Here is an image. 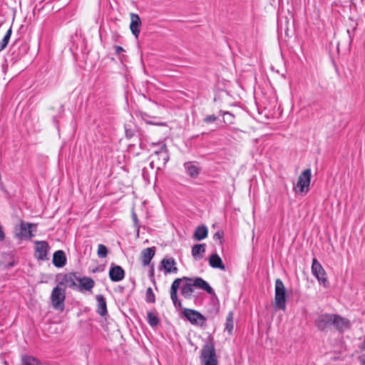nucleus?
Masks as SVG:
<instances>
[{
	"mask_svg": "<svg viewBox=\"0 0 365 365\" xmlns=\"http://www.w3.org/2000/svg\"><path fill=\"white\" fill-rule=\"evenodd\" d=\"M132 218L134 222V224L136 225L138 222V220L137 215L135 214V212H132Z\"/></svg>",
	"mask_w": 365,
	"mask_h": 365,
	"instance_id": "37",
	"label": "nucleus"
},
{
	"mask_svg": "<svg viewBox=\"0 0 365 365\" xmlns=\"http://www.w3.org/2000/svg\"><path fill=\"white\" fill-rule=\"evenodd\" d=\"M36 225L21 222L19 225V232L16 233L17 237L19 239H31L34 237L32 228H36Z\"/></svg>",
	"mask_w": 365,
	"mask_h": 365,
	"instance_id": "14",
	"label": "nucleus"
},
{
	"mask_svg": "<svg viewBox=\"0 0 365 365\" xmlns=\"http://www.w3.org/2000/svg\"><path fill=\"white\" fill-rule=\"evenodd\" d=\"M61 280L58 284L61 287H69L73 289H77L78 285L79 277L76 272H68L60 275Z\"/></svg>",
	"mask_w": 365,
	"mask_h": 365,
	"instance_id": "7",
	"label": "nucleus"
},
{
	"mask_svg": "<svg viewBox=\"0 0 365 365\" xmlns=\"http://www.w3.org/2000/svg\"><path fill=\"white\" fill-rule=\"evenodd\" d=\"M208 230L206 226L201 225L196 227L192 238L195 240L200 241L207 237Z\"/></svg>",
	"mask_w": 365,
	"mask_h": 365,
	"instance_id": "25",
	"label": "nucleus"
},
{
	"mask_svg": "<svg viewBox=\"0 0 365 365\" xmlns=\"http://www.w3.org/2000/svg\"><path fill=\"white\" fill-rule=\"evenodd\" d=\"M312 171L310 168L304 170L299 176L297 187L301 193H307L309 190Z\"/></svg>",
	"mask_w": 365,
	"mask_h": 365,
	"instance_id": "9",
	"label": "nucleus"
},
{
	"mask_svg": "<svg viewBox=\"0 0 365 365\" xmlns=\"http://www.w3.org/2000/svg\"><path fill=\"white\" fill-rule=\"evenodd\" d=\"M159 269H163L165 274L170 273H178V268L177 267V263L173 257H165L163 258L159 266Z\"/></svg>",
	"mask_w": 365,
	"mask_h": 365,
	"instance_id": "13",
	"label": "nucleus"
},
{
	"mask_svg": "<svg viewBox=\"0 0 365 365\" xmlns=\"http://www.w3.org/2000/svg\"><path fill=\"white\" fill-rule=\"evenodd\" d=\"M182 314L192 324L202 327L205 324L206 318L196 310L184 308Z\"/></svg>",
	"mask_w": 365,
	"mask_h": 365,
	"instance_id": "8",
	"label": "nucleus"
},
{
	"mask_svg": "<svg viewBox=\"0 0 365 365\" xmlns=\"http://www.w3.org/2000/svg\"><path fill=\"white\" fill-rule=\"evenodd\" d=\"M287 295L286 288L280 279L275 280L274 287V308L284 310L286 309Z\"/></svg>",
	"mask_w": 365,
	"mask_h": 365,
	"instance_id": "3",
	"label": "nucleus"
},
{
	"mask_svg": "<svg viewBox=\"0 0 365 365\" xmlns=\"http://www.w3.org/2000/svg\"><path fill=\"white\" fill-rule=\"evenodd\" d=\"M11 33H12V30H11V27L7 31V32L6 33L4 37L3 38L1 41L0 42V51L4 50L6 47V46H7L9 41Z\"/></svg>",
	"mask_w": 365,
	"mask_h": 365,
	"instance_id": "29",
	"label": "nucleus"
},
{
	"mask_svg": "<svg viewBox=\"0 0 365 365\" xmlns=\"http://www.w3.org/2000/svg\"><path fill=\"white\" fill-rule=\"evenodd\" d=\"M98 256L100 258H105L108 255V249L107 247L102 244H99L98 246V251H97Z\"/></svg>",
	"mask_w": 365,
	"mask_h": 365,
	"instance_id": "32",
	"label": "nucleus"
},
{
	"mask_svg": "<svg viewBox=\"0 0 365 365\" xmlns=\"http://www.w3.org/2000/svg\"><path fill=\"white\" fill-rule=\"evenodd\" d=\"M124 51V49L120 46H115V54L120 55L121 52Z\"/></svg>",
	"mask_w": 365,
	"mask_h": 365,
	"instance_id": "35",
	"label": "nucleus"
},
{
	"mask_svg": "<svg viewBox=\"0 0 365 365\" xmlns=\"http://www.w3.org/2000/svg\"><path fill=\"white\" fill-rule=\"evenodd\" d=\"M359 360L361 363V365H365V354H363L359 357Z\"/></svg>",
	"mask_w": 365,
	"mask_h": 365,
	"instance_id": "38",
	"label": "nucleus"
},
{
	"mask_svg": "<svg viewBox=\"0 0 365 365\" xmlns=\"http://www.w3.org/2000/svg\"><path fill=\"white\" fill-rule=\"evenodd\" d=\"M51 302L54 309L63 311L66 299L65 287H61L58 284L55 287L51 294Z\"/></svg>",
	"mask_w": 365,
	"mask_h": 365,
	"instance_id": "4",
	"label": "nucleus"
},
{
	"mask_svg": "<svg viewBox=\"0 0 365 365\" xmlns=\"http://www.w3.org/2000/svg\"><path fill=\"white\" fill-rule=\"evenodd\" d=\"M332 328L335 329L339 333H344L351 328V322L339 314H334L333 317Z\"/></svg>",
	"mask_w": 365,
	"mask_h": 365,
	"instance_id": "12",
	"label": "nucleus"
},
{
	"mask_svg": "<svg viewBox=\"0 0 365 365\" xmlns=\"http://www.w3.org/2000/svg\"><path fill=\"white\" fill-rule=\"evenodd\" d=\"M150 158H152L151 165L157 163L159 166H165L170 158L166 145L160 144L159 149L154 150Z\"/></svg>",
	"mask_w": 365,
	"mask_h": 365,
	"instance_id": "5",
	"label": "nucleus"
},
{
	"mask_svg": "<svg viewBox=\"0 0 365 365\" xmlns=\"http://www.w3.org/2000/svg\"><path fill=\"white\" fill-rule=\"evenodd\" d=\"M133 135V133L131 130H128L125 128V136L128 138H132Z\"/></svg>",
	"mask_w": 365,
	"mask_h": 365,
	"instance_id": "36",
	"label": "nucleus"
},
{
	"mask_svg": "<svg viewBox=\"0 0 365 365\" xmlns=\"http://www.w3.org/2000/svg\"><path fill=\"white\" fill-rule=\"evenodd\" d=\"M4 239V234L2 231L1 226L0 225V241L3 240Z\"/></svg>",
	"mask_w": 365,
	"mask_h": 365,
	"instance_id": "40",
	"label": "nucleus"
},
{
	"mask_svg": "<svg viewBox=\"0 0 365 365\" xmlns=\"http://www.w3.org/2000/svg\"><path fill=\"white\" fill-rule=\"evenodd\" d=\"M182 279H175L171 284L170 287V298L175 308H181L182 303L178 298V290L180 287Z\"/></svg>",
	"mask_w": 365,
	"mask_h": 365,
	"instance_id": "15",
	"label": "nucleus"
},
{
	"mask_svg": "<svg viewBox=\"0 0 365 365\" xmlns=\"http://www.w3.org/2000/svg\"><path fill=\"white\" fill-rule=\"evenodd\" d=\"M109 277L112 282H120L125 277V271L120 266L112 263L109 270Z\"/></svg>",
	"mask_w": 365,
	"mask_h": 365,
	"instance_id": "16",
	"label": "nucleus"
},
{
	"mask_svg": "<svg viewBox=\"0 0 365 365\" xmlns=\"http://www.w3.org/2000/svg\"><path fill=\"white\" fill-rule=\"evenodd\" d=\"M21 365H40V364L34 357L25 356L22 358Z\"/></svg>",
	"mask_w": 365,
	"mask_h": 365,
	"instance_id": "30",
	"label": "nucleus"
},
{
	"mask_svg": "<svg viewBox=\"0 0 365 365\" xmlns=\"http://www.w3.org/2000/svg\"><path fill=\"white\" fill-rule=\"evenodd\" d=\"M53 264L56 267H63L66 264V257L63 250H58L53 253Z\"/></svg>",
	"mask_w": 365,
	"mask_h": 365,
	"instance_id": "21",
	"label": "nucleus"
},
{
	"mask_svg": "<svg viewBox=\"0 0 365 365\" xmlns=\"http://www.w3.org/2000/svg\"><path fill=\"white\" fill-rule=\"evenodd\" d=\"M99 271H101V270H100V269H99L98 267H96L95 269H93L92 270V272H93V273L97 272H99Z\"/></svg>",
	"mask_w": 365,
	"mask_h": 365,
	"instance_id": "41",
	"label": "nucleus"
},
{
	"mask_svg": "<svg viewBox=\"0 0 365 365\" xmlns=\"http://www.w3.org/2000/svg\"><path fill=\"white\" fill-rule=\"evenodd\" d=\"M209 264L213 268L225 270V266L223 264L222 259L217 254H213L210 257Z\"/></svg>",
	"mask_w": 365,
	"mask_h": 365,
	"instance_id": "24",
	"label": "nucleus"
},
{
	"mask_svg": "<svg viewBox=\"0 0 365 365\" xmlns=\"http://www.w3.org/2000/svg\"><path fill=\"white\" fill-rule=\"evenodd\" d=\"M184 168L186 173L192 178H196L200 174V168L195 165L192 162L185 163Z\"/></svg>",
	"mask_w": 365,
	"mask_h": 365,
	"instance_id": "22",
	"label": "nucleus"
},
{
	"mask_svg": "<svg viewBox=\"0 0 365 365\" xmlns=\"http://www.w3.org/2000/svg\"><path fill=\"white\" fill-rule=\"evenodd\" d=\"M155 254V247H148L142 250L141 252V262L143 266L149 265L151 259L153 258Z\"/></svg>",
	"mask_w": 365,
	"mask_h": 365,
	"instance_id": "19",
	"label": "nucleus"
},
{
	"mask_svg": "<svg viewBox=\"0 0 365 365\" xmlns=\"http://www.w3.org/2000/svg\"><path fill=\"white\" fill-rule=\"evenodd\" d=\"M334 314H320L314 321L317 328L322 331L331 330L333 326V317Z\"/></svg>",
	"mask_w": 365,
	"mask_h": 365,
	"instance_id": "6",
	"label": "nucleus"
},
{
	"mask_svg": "<svg viewBox=\"0 0 365 365\" xmlns=\"http://www.w3.org/2000/svg\"><path fill=\"white\" fill-rule=\"evenodd\" d=\"M140 26L141 21L139 16L136 14L131 13L130 29L132 34L135 36V38H138Z\"/></svg>",
	"mask_w": 365,
	"mask_h": 365,
	"instance_id": "17",
	"label": "nucleus"
},
{
	"mask_svg": "<svg viewBox=\"0 0 365 365\" xmlns=\"http://www.w3.org/2000/svg\"><path fill=\"white\" fill-rule=\"evenodd\" d=\"M234 329V313L232 311L228 312L225 324V331L232 334Z\"/></svg>",
	"mask_w": 365,
	"mask_h": 365,
	"instance_id": "26",
	"label": "nucleus"
},
{
	"mask_svg": "<svg viewBox=\"0 0 365 365\" xmlns=\"http://www.w3.org/2000/svg\"><path fill=\"white\" fill-rule=\"evenodd\" d=\"M149 275H150V277H153V276H154V267H153V265H152L150 269Z\"/></svg>",
	"mask_w": 365,
	"mask_h": 365,
	"instance_id": "39",
	"label": "nucleus"
},
{
	"mask_svg": "<svg viewBox=\"0 0 365 365\" xmlns=\"http://www.w3.org/2000/svg\"><path fill=\"white\" fill-rule=\"evenodd\" d=\"M95 286L94 280L88 277H79L78 290L79 292L91 291Z\"/></svg>",
	"mask_w": 365,
	"mask_h": 365,
	"instance_id": "18",
	"label": "nucleus"
},
{
	"mask_svg": "<svg viewBox=\"0 0 365 365\" xmlns=\"http://www.w3.org/2000/svg\"><path fill=\"white\" fill-rule=\"evenodd\" d=\"M145 301L148 303H154L155 302V296L151 287H148L146 289Z\"/></svg>",
	"mask_w": 365,
	"mask_h": 365,
	"instance_id": "31",
	"label": "nucleus"
},
{
	"mask_svg": "<svg viewBox=\"0 0 365 365\" xmlns=\"http://www.w3.org/2000/svg\"><path fill=\"white\" fill-rule=\"evenodd\" d=\"M220 114L223 117V122L229 125L234 123L235 115L228 111H220Z\"/></svg>",
	"mask_w": 365,
	"mask_h": 365,
	"instance_id": "27",
	"label": "nucleus"
},
{
	"mask_svg": "<svg viewBox=\"0 0 365 365\" xmlns=\"http://www.w3.org/2000/svg\"><path fill=\"white\" fill-rule=\"evenodd\" d=\"M201 365H218L215 345L212 341L206 343L200 352Z\"/></svg>",
	"mask_w": 365,
	"mask_h": 365,
	"instance_id": "2",
	"label": "nucleus"
},
{
	"mask_svg": "<svg viewBox=\"0 0 365 365\" xmlns=\"http://www.w3.org/2000/svg\"><path fill=\"white\" fill-rule=\"evenodd\" d=\"M97 302V313L101 316L105 317L108 314L106 301L103 295L98 294L96 297Z\"/></svg>",
	"mask_w": 365,
	"mask_h": 365,
	"instance_id": "20",
	"label": "nucleus"
},
{
	"mask_svg": "<svg viewBox=\"0 0 365 365\" xmlns=\"http://www.w3.org/2000/svg\"><path fill=\"white\" fill-rule=\"evenodd\" d=\"M312 272L313 275L318 279L320 284H322L324 287H327L328 281L326 278L325 270L322 267V264L315 258L312 261Z\"/></svg>",
	"mask_w": 365,
	"mask_h": 365,
	"instance_id": "11",
	"label": "nucleus"
},
{
	"mask_svg": "<svg viewBox=\"0 0 365 365\" xmlns=\"http://www.w3.org/2000/svg\"><path fill=\"white\" fill-rule=\"evenodd\" d=\"M206 250L205 244H197L192 248V256L195 259H200L203 257Z\"/></svg>",
	"mask_w": 365,
	"mask_h": 365,
	"instance_id": "23",
	"label": "nucleus"
},
{
	"mask_svg": "<svg viewBox=\"0 0 365 365\" xmlns=\"http://www.w3.org/2000/svg\"><path fill=\"white\" fill-rule=\"evenodd\" d=\"M147 320L149 325L152 327L157 326L159 324L158 317L153 312H149L147 314Z\"/></svg>",
	"mask_w": 365,
	"mask_h": 365,
	"instance_id": "28",
	"label": "nucleus"
},
{
	"mask_svg": "<svg viewBox=\"0 0 365 365\" xmlns=\"http://www.w3.org/2000/svg\"><path fill=\"white\" fill-rule=\"evenodd\" d=\"M217 119V117L215 115H210L203 118L205 123H211L215 122Z\"/></svg>",
	"mask_w": 365,
	"mask_h": 365,
	"instance_id": "33",
	"label": "nucleus"
},
{
	"mask_svg": "<svg viewBox=\"0 0 365 365\" xmlns=\"http://www.w3.org/2000/svg\"><path fill=\"white\" fill-rule=\"evenodd\" d=\"M224 232L222 231H217L213 235V239L215 240H219L220 243L222 244V239L223 238Z\"/></svg>",
	"mask_w": 365,
	"mask_h": 365,
	"instance_id": "34",
	"label": "nucleus"
},
{
	"mask_svg": "<svg viewBox=\"0 0 365 365\" xmlns=\"http://www.w3.org/2000/svg\"><path fill=\"white\" fill-rule=\"evenodd\" d=\"M34 256L38 260L48 259V254L50 250L48 243L46 241H36L34 242Z\"/></svg>",
	"mask_w": 365,
	"mask_h": 365,
	"instance_id": "10",
	"label": "nucleus"
},
{
	"mask_svg": "<svg viewBox=\"0 0 365 365\" xmlns=\"http://www.w3.org/2000/svg\"><path fill=\"white\" fill-rule=\"evenodd\" d=\"M182 281L185 283L181 287L180 293L185 299H190L193 293L192 287L201 289L210 295H215L214 289L201 277L190 278L183 277Z\"/></svg>",
	"mask_w": 365,
	"mask_h": 365,
	"instance_id": "1",
	"label": "nucleus"
}]
</instances>
